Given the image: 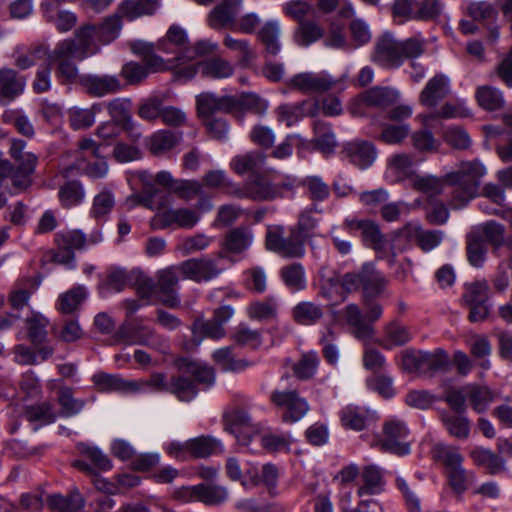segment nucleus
I'll use <instances>...</instances> for the list:
<instances>
[{"mask_svg":"<svg viewBox=\"0 0 512 512\" xmlns=\"http://www.w3.org/2000/svg\"><path fill=\"white\" fill-rule=\"evenodd\" d=\"M246 312L252 320L269 321L277 316V304L273 298H265L249 304Z\"/></svg>","mask_w":512,"mask_h":512,"instance_id":"nucleus-59","label":"nucleus"},{"mask_svg":"<svg viewBox=\"0 0 512 512\" xmlns=\"http://www.w3.org/2000/svg\"><path fill=\"white\" fill-rule=\"evenodd\" d=\"M24 415L29 422H38L40 425L53 423L57 419L52 404L46 401L25 407Z\"/></svg>","mask_w":512,"mask_h":512,"instance_id":"nucleus-56","label":"nucleus"},{"mask_svg":"<svg viewBox=\"0 0 512 512\" xmlns=\"http://www.w3.org/2000/svg\"><path fill=\"white\" fill-rule=\"evenodd\" d=\"M57 400L62 417H73L79 414L86 405V400L74 397V391L69 386H61L57 391Z\"/></svg>","mask_w":512,"mask_h":512,"instance_id":"nucleus-40","label":"nucleus"},{"mask_svg":"<svg viewBox=\"0 0 512 512\" xmlns=\"http://www.w3.org/2000/svg\"><path fill=\"white\" fill-rule=\"evenodd\" d=\"M192 333L200 340L203 338L219 340L225 336V329L213 318L210 320L196 319L192 325Z\"/></svg>","mask_w":512,"mask_h":512,"instance_id":"nucleus-60","label":"nucleus"},{"mask_svg":"<svg viewBox=\"0 0 512 512\" xmlns=\"http://www.w3.org/2000/svg\"><path fill=\"white\" fill-rule=\"evenodd\" d=\"M26 142L22 139H12L10 143V155L18 164L19 169L26 175L35 170L38 158L31 152H25Z\"/></svg>","mask_w":512,"mask_h":512,"instance_id":"nucleus-43","label":"nucleus"},{"mask_svg":"<svg viewBox=\"0 0 512 512\" xmlns=\"http://www.w3.org/2000/svg\"><path fill=\"white\" fill-rule=\"evenodd\" d=\"M115 206V197L112 191L104 188L96 194L92 201L90 216L96 220H106Z\"/></svg>","mask_w":512,"mask_h":512,"instance_id":"nucleus-53","label":"nucleus"},{"mask_svg":"<svg viewBox=\"0 0 512 512\" xmlns=\"http://www.w3.org/2000/svg\"><path fill=\"white\" fill-rule=\"evenodd\" d=\"M388 170L393 173L397 181L411 176L413 172V158L406 153L392 155L388 159Z\"/></svg>","mask_w":512,"mask_h":512,"instance_id":"nucleus-64","label":"nucleus"},{"mask_svg":"<svg viewBox=\"0 0 512 512\" xmlns=\"http://www.w3.org/2000/svg\"><path fill=\"white\" fill-rule=\"evenodd\" d=\"M485 174L486 168L479 160L462 161L455 170L446 173L445 182L452 187L451 207L463 208L476 198Z\"/></svg>","mask_w":512,"mask_h":512,"instance_id":"nucleus-2","label":"nucleus"},{"mask_svg":"<svg viewBox=\"0 0 512 512\" xmlns=\"http://www.w3.org/2000/svg\"><path fill=\"white\" fill-rule=\"evenodd\" d=\"M35 287L30 278L18 282L9 294V304L15 310H21L27 306Z\"/></svg>","mask_w":512,"mask_h":512,"instance_id":"nucleus-63","label":"nucleus"},{"mask_svg":"<svg viewBox=\"0 0 512 512\" xmlns=\"http://www.w3.org/2000/svg\"><path fill=\"white\" fill-rule=\"evenodd\" d=\"M410 340L411 334L409 329L393 321L385 327V336L382 340L378 341V344L386 350H391L394 347L405 345Z\"/></svg>","mask_w":512,"mask_h":512,"instance_id":"nucleus-47","label":"nucleus"},{"mask_svg":"<svg viewBox=\"0 0 512 512\" xmlns=\"http://www.w3.org/2000/svg\"><path fill=\"white\" fill-rule=\"evenodd\" d=\"M323 37V27L314 20L299 23L293 33V40L300 47H308Z\"/></svg>","mask_w":512,"mask_h":512,"instance_id":"nucleus-37","label":"nucleus"},{"mask_svg":"<svg viewBox=\"0 0 512 512\" xmlns=\"http://www.w3.org/2000/svg\"><path fill=\"white\" fill-rule=\"evenodd\" d=\"M305 236L291 227L274 225L268 227L265 244L267 250L284 258H302L305 255Z\"/></svg>","mask_w":512,"mask_h":512,"instance_id":"nucleus-8","label":"nucleus"},{"mask_svg":"<svg viewBox=\"0 0 512 512\" xmlns=\"http://www.w3.org/2000/svg\"><path fill=\"white\" fill-rule=\"evenodd\" d=\"M234 72V65L230 61L222 57H212L198 63H188L182 68H177L175 70V80L186 82L197 73L206 79L221 80L230 78Z\"/></svg>","mask_w":512,"mask_h":512,"instance_id":"nucleus-11","label":"nucleus"},{"mask_svg":"<svg viewBox=\"0 0 512 512\" xmlns=\"http://www.w3.org/2000/svg\"><path fill=\"white\" fill-rule=\"evenodd\" d=\"M169 388V393L175 395L180 401H191L198 392L194 382L182 375L171 377Z\"/></svg>","mask_w":512,"mask_h":512,"instance_id":"nucleus-61","label":"nucleus"},{"mask_svg":"<svg viewBox=\"0 0 512 512\" xmlns=\"http://www.w3.org/2000/svg\"><path fill=\"white\" fill-rule=\"evenodd\" d=\"M462 391L478 413L484 412L494 399L493 392L487 386L469 384L464 386Z\"/></svg>","mask_w":512,"mask_h":512,"instance_id":"nucleus-46","label":"nucleus"},{"mask_svg":"<svg viewBox=\"0 0 512 512\" xmlns=\"http://www.w3.org/2000/svg\"><path fill=\"white\" fill-rule=\"evenodd\" d=\"M196 108L199 117L207 119L217 112L232 113L242 108L263 115L267 110V103L253 93H243L236 98L203 92L196 96Z\"/></svg>","mask_w":512,"mask_h":512,"instance_id":"nucleus-3","label":"nucleus"},{"mask_svg":"<svg viewBox=\"0 0 512 512\" xmlns=\"http://www.w3.org/2000/svg\"><path fill=\"white\" fill-rule=\"evenodd\" d=\"M85 88L90 95L102 97L120 91L121 83L116 76H89L85 80Z\"/></svg>","mask_w":512,"mask_h":512,"instance_id":"nucleus-36","label":"nucleus"},{"mask_svg":"<svg viewBox=\"0 0 512 512\" xmlns=\"http://www.w3.org/2000/svg\"><path fill=\"white\" fill-rule=\"evenodd\" d=\"M338 80L326 72H304L293 76L290 86L304 93H324L332 89Z\"/></svg>","mask_w":512,"mask_h":512,"instance_id":"nucleus-19","label":"nucleus"},{"mask_svg":"<svg viewBox=\"0 0 512 512\" xmlns=\"http://www.w3.org/2000/svg\"><path fill=\"white\" fill-rule=\"evenodd\" d=\"M426 41L420 35L397 39L391 32H384L375 40L371 61L381 68L394 70L406 60H415L425 52Z\"/></svg>","mask_w":512,"mask_h":512,"instance_id":"nucleus-1","label":"nucleus"},{"mask_svg":"<svg viewBox=\"0 0 512 512\" xmlns=\"http://www.w3.org/2000/svg\"><path fill=\"white\" fill-rule=\"evenodd\" d=\"M200 220V215L189 208H170L158 211L152 218L153 229L164 230L173 226L192 229Z\"/></svg>","mask_w":512,"mask_h":512,"instance_id":"nucleus-16","label":"nucleus"},{"mask_svg":"<svg viewBox=\"0 0 512 512\" xmlns=\"http://www.w3.org/2000/svg\"><path fill=\"white\" fill-rule=\"evenodd\" d=\"M187 34L178 26H171L166 38L160 40L157 48L165 53H176L177 56L169 61H175L177 68L187 65V60L193 58V53L187 48Z\"/></svg>","mask_w":512,"mask_h":512,"instance_id":"nucleus-17","label":"nucleus"},{"mask_svg":"<svg viewBox=\"0 0 512 512\" xmlns=\"http://www.w3.org/2000/svg\"><path fill=\"white\" fill-rule=\"evenodd\" d=\"M361 484L356 494L361 499L366 496L379 495L384 491L385 479L382 470L376 465L364 466L361 474Z\"/></svg>","mask_w":512,"mask_h":512,"instance_id":"nucleus-26","label":"nucleus"},{"mask_svg":"<svg viewBox=\"0 0 512 512\" xmlns=\"http://www.w3.org/2000/svg\"><path fill=\"white\" fill-rule=\"evenodd\" d=\"M323 315L322 307L309 301L300 302L293 308V318L301 325H313L317 323Z\"/></svg>","mask_w":512,"mask_h":512,"instance_id":"nucleus-50","label":"nucleus"},{"mask_svg":"<svg viewBox=\"0 0 512 512\" xmlns=\"http://www.w3.org/2000/svg\"><path fill=\"white\" fill-rule=\"evenodd\" d=\"M116 335L118 340L125 344L146 345L162 354H167L170 349L167 338L157 334L153 328L139 322L122 324Z\"/></svg>","mask_w":512,"mask_h":512,"instance_id":"nucleus-10","label":"nucleus"},{"mask_svg":"<svg viewBox=\"0 0 512 512\" xmlns=\"http://www.w3.org/2000/svg\"><path fill=\"white\" fill-rule=\"evenodd\" d=\"M382 435L383 437L379 442L381 451L398 456L410 453V442L407 440L409 429L403 421L398 419L386 421L383 424Z\"/></svg>","mask_w":512,"mask_h":512,"instance_id":"nucleus-14","label":"nucleus"},{"mask_svg":"<svg viewBox=\"0 0 512 512\" xmlns=\"http://www.w3.org/2000/svg\"><path fill=\"white\" fill-rule=\"evenodd\" d=\"M187 491L197 500L207 505H219L228 498V491L220 485L199 484L195 485Z\"/></svg>","mask_w":512,"mask_h":512,"instance_id":"nucleus-33","label":"nucleus"},{"mask_svg":"<svg viewBox=\"0 0 512 512\" xmlns=\"http://www.w3.org/2000/svg\"><path fill=\"white\" fill-rule=\"evenodd\" d=\"M470 115L471 112L467 108L465 101L456 100L454 102H446L438 110L427 114H420L417 118L425 127H432V121L436 119L465 118Z\"/></svg>","mask_w":512,"mask_h":512,"instance_id":"nucleus-27","label":"nucleus"},{"mask_svg":"<svg viewBox=\"0 0 512 512\" xmlns=\"http://www.w3.org/2000/svg\"><path fill=\"white\" fill-rule=\"evenodd\" d=\"M314 132L315 147L323 154L333 153L337 146V141L330 125L323 121H317L314 124Z\"/></svg>","mask_w":512,"mask_h":512,"instance_id":"nucleus-52","label":"nucleus"},{"mask_svg":"<svg viewBox=\"0 0 512 512\" xmlns=\"http://www.w3.org/2000/svg\"><path fill=\"white\" fill-rule=\"evenodd\" d=\"M179 273L178 266L169 267L158 272L157 290L158 293L162 294V303L169 308H176L180 303L176 292Z\"/></svg>","mask_w":512,"mask_h":512,"instance_id":"nucleus-23","label":"nucleus"},{"mask_svg":"<svg viewBox=\"0 0 512 512\" xmlns=\"http://www.w3.org/2000/svg\"><path fill=\"white\" fill-rule=\"evenodd\" d=\"M74 38L64 39L58 42V52L76 53V59L84 60L100 51V39L98 38L97 26L85 24L80 26L74 33Z\"/></svg>","mask_w":512,"mask_h":512,"instance_id":"nucleus-12","label":"nucleus"},{"mask_svg":"<svg viewBox=\"0 0 512 512\" xmlns=\"http://www.w3.org/2000/svg\"><path fill=\"white\" fill-rule=\"evenodd\" d=\"M433 459L444 467V472L463 466L464 457L459 448L443 443L435 444L432 449Z\"/></svg>","mask_w":512,"mask_h":512,"instance_id":"nucleus-34","label":"nucleus"},{"mask_svg":"<svg viewBox=\"0 0 512 512\" xmlns=\"http://www.w3.org/2000/svg\"><path fill=\"white\" fill-rule=\"evenodd\" d=\"M76 59V53H65L61 55L58 52V43L53 51H50L48 62L52 65L57 63V76L62 83H73L78 78V68L72 59Z\"/></svg>","mask_w":512,"mask_h":512,"instance_id":"nucleus-30","label":"nucleus"},{"mask_svg":"<svg viewBox=\"0 0 512 512\" xmlns=\"http://www.w3.org/2000/svg\"><path fill=\"white\" fill-rule=\"evenodd\" d=\"M449 356L443 349L434 351L406 350L402 354V367L405 371L417 374H434L449 367Z\"/></svg>","mask_w":512,"mask_h":512,"instance_id":"nucleus-9","label":"nucleus"},{"mask_svg":"<svg viewBox=\"0 0 512 512\" xmlns=\"http://www.w3.org/2000/svg\"><path fill=\"white\" fill-rule=\"evenodd\" d=\"M158 2L159 0H124L120 4L117 13L106 17L97 26L100 44H109L119 36L122 28V17L134 20L142 15L152 14L156 10Z\"/></svg>","mask_w":512,"mask_h":512,"instance_id":"nucleus-5","label":"nucleus"},{"mask_svg":"<svg viewBox=\"0 0 512 512\" xmlns=\"http://www.w3.org/2000/svg\"><path fill=\"white\" fill-rule=\"evenodd\" d=\"M47 505L52 511L78 512L85 506V499L78 489H73L67 496L52 494L47 498Z\"/></svg>","mask_w":512,"mask_h":512,"instance_id":"nucleus-31","label":"nucleus"},{"mask_svg":"<svg viewBox=\"0 0 512 512\" xmlns=\"http://www.w3.org/2000/svg\"><path fill=\"white\" fill-rule=\"evenodd\" d=\"M99 104H93L90 108L72 107L68 111L69 123L72 129L81 130L91 127L95 122V116L100 112Z\"/></svg>","mask_w":512,"mask_h":512,"instance_id":"nucleus-49","label":"nucleus"},{"mask_svg":"<svg viewBox=\"0 0 512 512\" xmlns=\"http://www.w3.org/2000/svg\"><path fill=\"white\" fill-rule=\"evenodd\" d=\"M241 0H223L215 6L208 15V25L214 30L231 29L233 30L236 22L237 9Z\"/></svg>","mask_w":512,"mask_h":512,"instance_id":"nucleus-24","label":"nucleus"},{"mask_svg":"<svg viewBox=\"0 0 512 512\" xmlns=\"http://www.w3.org/2000/svg\"><path fill=\"white\" fill-rule=\"evenodd\" d=\"M470 457L476 465L488 469L490 474H497L504 470L505 460L503 457L489 449L483 447H475L471 450Z\"/></svg>","mask_w":512,"mask_h":512,"instance_id":"nucleus-45","label":"nucleus"},{"mask_svg":"<svg viewBox=\"0 0 512 512\" xmlns=\"http://www.w3.org/2000/svg\"><path fill=\"white\" fill-rule=\"evenodd\" d=\"M265 155L258 151H251L235 156L230 163L231 169L238 175L254 173L263 168Z\"/></svg>","mask_w":512,"mask_h":512,"instance_id":"nucleus-39","label":"nucleus"},{"mask_svg":"<svg viewBox=\"0 0 512 512\" xmlns=\"http://www.w3.org/2000/svg\"><path fill=\"white\" fill-rule=\"evenodd\" d=\"M280 276L287 288L293 292L301 291L306 287L305 270L300 263H292L282 267Z\"/></svg>","mask_w":512,"mask_h":512,"instance_id":"nucleus-51","label":"nucleus"},{"mask_svg":"<svg viewBox=\"0 0 512 512\" xmlns=\"http://www.w3.org/2000/svg\"><path fill=\"white\" fill-rule=\"evenodd\" d=\"M475 97L478 105L486 111H497L505 105L503 92L490 85L479 86L476 89Z\"/></svg>","mask_w":512,"mask_h":512,"instance_id":"nucleus-41","label":"nucleus"},{"mask_svg":"<svg viewBox=\"0 0 512 512\" xmlns=\"http://www.w3.org/2000/svg\"><path fill=\"white\" fill-rule=\"evenodd\" d=\"M252 242V234L244 228H235L225 237V249L234 254H239L247 249Z\"/></svg>","mask_w":512,"mask_h":512,"instance_id":"nucleus-62","label":"nucleus"},{"mask_svg":"<svg viewBox=\"0 0 512 512\" xmlns=\"http://www.w3.org/2000/svg\"><path fill=\"white\" fill-rule=\"evenodd\" d=\"M131 103L129 100L116 98L111 100L107 109L111 120L121 124V127L126 130L130 136L137 140L141 136L138 125L133 121L130 112Z\"/></svg>","mask_w":512,"mask_h":512,"instance_id":"nucleus-25","label":"nucleus"},{"mask_svg":"<svg viewBox=\"0 0 512 512\" xmlns=\"http://www.w3.org/2000/svg\"><path fill=\"white\" fill-rule=\"evenodd\" d=\"M399 93L390 87H373L363 95V103L368 107L386 108L397 101Z\"/></svg>","mask_w":512,"mask_h":512,"instance_id":"nucleus-42","label":"nucleus"},{"mask_svg":"<svg viewBox=\"0 0 512 512\" xmlns=\"http://www.w3.org/2000/svg\"><path fill=\"white\" fill-rule=\"evenodd\" d=\"M270 403L279 411L280 419L285 424H294L300 421L310 410L306 398L297 390L275 389L269 396Z\"/></svg>","mask_w":512,"mask_h":512,"instance_id":"nucleus-13","label":"nucleus"},{"mask_svg":"<svg viewBox=\"0 0 512 512\" xmlns=\"http://www.w3.org/2000/svg\"><path fill=\"white\" fill-rule=\"evenodd\" d=\"M441 420L449 434L458 439H467L470 434L469 420L458 414L442 413Z\"/></svg>","mask_w":512,"mask_h":512,"instance_id":"nucleus-58","label":"nucleus"},{"mask_svg":"<svg viewBox=\"0 0 512 512\" xmlns=\"http://www.w3.org/2000/svg\"><path fill=\"white\" fill-rule=\"evenodd\" d=\"M25 88V79L17 75L13 69H0V94L3 98L13 100Z\"/></svg>","mask_w":512,"mask_h":512,"instance_id":"nucleus-38","label":"nucleus"},{"mask_svg":"<svg viewBox=\"0 0 512 512\" xmlns=\"http://www.w3.org/2000/svg\"><path fill=\"white\" fill-rule=\"evenodd\" d=\"M182 138V132L161 129L149 137L147 146L154 156H163L176 148L181 143Z\"/></svg>","mask_w":512,"mask_h":512,"instance_id":"nucleus-28","label":"nucleus"},{"mask_svg":"<svg viewBox=\"0 0 512 512\" xmlns=\"http://www.w3.org/2000/svg\"><path fill=\"white\" fill-rule=\"evenodd\" d=\"M134 54L140 56L144 65L137 62H128L122 67V75L129 84H139L149 73L163 72L177 69L175 61H165L155 54V46L144 41H135L131 45Z\"/></svg>","mask_w":512,"mask_h":512,"instance_id":"nucleus-4","label":"nucleus"},{"mask_svg":"<svg viewBox=\"0 0 512 512\" xmlns=\"http://www.w3.org/2000/svg\"><path fill=\"white\" fill-rule=\"evenodd\" d=\"M342 153L352 165L361 170L372 166L378 155L377 148L372 142L361 139L344 144Z\"/></svg>","mask_w":512,"mask_h":512,"instance_id":"nucleus-20","label":"nucleus"},{"mask_svg":"<svg viewBox=\"0 0 512 512\" xmlns=\"http://www.w3.org/2000/svg\"><path fill=\"white\" fill-rule=\"evenodd\" d=\"M58 198L63 208L70 209L84 202L86 191L79 180H70L59 187Z\"/></svg>","mask_w":512,"mask_h":512,"instance_id":"nucleus-35","label":"nucleus"},{"mask_svg":"<svg viewBox=\"0 0 512 512\" xmlns=\"http://www.w3.org/2000/svg\"><path fill=\"white\" fill-rule=\"evenodd\" d=\"M375 300L362 301L365 306V315H363L360 307L354 303L348 304L343 310V317L352 335L365 343L374 336L373 323L378 321L383 314L382 305Z\"/></svg>","mask_w":512,"mask_h":512,"instance_id":"nucleus-6","label":"nucleus"},{"mask_svg":"<svg viewBox=\"0 0 512 512\" xmlns=\"http://www.w3.org/2000/svg\"><path fill=\"white\" fill-rule=\"evenodd\" d=\"M226 430L234 434L240 445L250 443L252 434L257 431L247 410L235 408L224 414Z\"/></svg>","mask_w":512,"mask_h":512,"instance_id":"nucleus-18","label":"nucleus"},{"mask_svg":"<svg viewBox=\"0 0 512 512\" xmlns=\"http://www.w3.org/2000/svg\"><path fill=\"white\" fill-rule=\"evenodd\" d=\"M451 93V83L448 76L439 73L426 83L419 95L421 105L434 108Z\"/></svg>","mask_w":512,"mask_h":512,"instance_id":"nucleus-21","label":"nucleus"},{"mask_svg":"<svg viewBox=\"0 0 512 512\" xmlns=\"http://www.w3.org/2000/svg\"><path fill=\"white\" fill-rule=\"evenodd\" d=\"M367 411L359 406L349 405L340 412L342 425L347 429L362 431L367 424Z\"/></svg>","mask_w":512,"mask_h":512,"instance_id":"nucleus-54","label":"nucleus"},{"mask_svg":"<svg viewBox=\"0 0 512 512\" xmlns=\"http://www.w3.org/2000/svg\"><path fill=\"white\" fill-rule=\"evenodd\" d=\"M389 279L372 263L363 264L362 301L377 299L386 290Z\"/></svg>","mask_w":512,"mask_h":512,"instance_id":"nucleus-22","label":"nucleus"},{"mask_svg":"<svg viewBox=\"0 0 512 512\" xmlns=\"http://www.w3.org/2000/svg\"><path fill=\"white\" fill-rule=\"evenodd\" d=\"M224 258L223 253H219L215 259L208 257L192 258L179 264L178 269L186 279L195 282L210 281L224 270V267L219 265V261Z\"/></svg>","mask_w":512,"mask_h":512,"instance_id":"nucleus-15","label":"nucleus"},{"mask_svg":"<svg viewBox=\"0 0 512 512\" xmlns=\"http://www.w3.org/2000/svg\"><path fill=\"white\" fill-rule=\"evenodd\" d=\"M223 45L230 51L238 53V64L241 67L247 68L255 64L257 53L251 47L249 40L237 39L230 34H225Z\"/></svg>","mask_w":512,"mask_h":512,"instance_id":"nucleus-32","label":"nucleus"},{"mask_svg":"<svg viewBox=\"0 0 512 512\" xmlns=\"http://www.w3.org/2000/svg\"><path fill=\"white\" fill-rule=\"evenodd\" d=\"M190 457L206 458L221 453L223 446L219 440L211 436H199L188 440Z\"/></svg>","mask_w":512,"mask_h":512,"instance_id":"nucleus-44","label":"nucleus"},{"mask_svg":"<svg viewBox=\"0 0 512 512\" xmlns=\"http://www.w3.org/2000/svg\"><path fill=\"white\" fill-rule=\"evenodd\" d=\"M489 299V285L487 281H474L464 285L461 301L464 305L487 303Z\"/></svg>","mask_w":512,"mask_h":512,"instance_id":"nucleus-57","label":"nucleus"},{"mask_svg":"<svg viewBox=\"0 0 512 512\" xmlns=\"http://www.w3.org/2000/svg\"><path fill=\"white\" fill-rule=\"evenodd\" d=\"M92 382L100 392L127 391L134 387V383L126 381L118 375L98 372L92 376Z\"/></svg>","mask_w":512,"mask_h":512,"instance_id":"nucleus-48","label":"nucleus"},{"mask_svg":"<svg viewBox=\"0 0 512 512\" xmlns=\"http://www.w3.org/2000/svg\"><path fill=\"white\" fill-rule=\"evenodd\" d=\"M281 26L277 20L266 21L257 32V39L264 48V53L269 57H276L282 48Z\"/></svg>","mask_w":512,"mask_h":512,"instance_id":"nucleus-29","label":"nucleus"},{"mask_svg":"<svg viewBox=\"0 0 512 512\" xmlns=\"http://www.w3.org/2000/svg\"><path fill=\"white\" fill-rule=\"evenodd\" d=\"M294 187L292 182L274 184L260 174H253L242 185L237 184L230 191V196L253 201H271L284 197L285 193L293 191Z\"/></svg>","mask_w":512,"mask_h":512,"instance_id":"nucleus-7","label":"nucleus"},{"mask_svg":"<svg viewBox=\"0 0 512 512\" xmlns=\"http://www.w3.org/2000/svg\"><path fill=\"white\" fill-rule=\"evenodd\" d=\"M415 5L414 20L438 21L445 11V4L442 0H417Z\"/></svg>","mask_w":512,"mask_h":512,"instance_id":"nucleus-55","label":"nucleus"}]
</instances>
